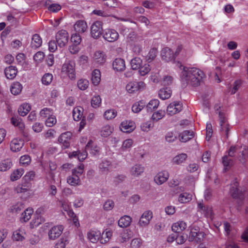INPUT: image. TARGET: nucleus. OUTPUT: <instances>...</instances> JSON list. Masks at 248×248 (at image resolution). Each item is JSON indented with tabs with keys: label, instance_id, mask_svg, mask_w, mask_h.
Wrapping results in <instances>:
<instances>
[{
	"label": "nucleus",
	"instance_id": "f704fd0d",
	"mask_svg": "<svg viewBox=\"0 0 248 248\" xmlns=\"http://www.w3.org/2000/svg\"><path fill=\"white\" fill-rule=\"evenodd\" d=\"M157 52L158 51L157 48L155 47H153L150 50L148 55L146 56L147 61L148 62H151L155 59L157 56Z\"/></svg>",
	"mask_w": 248,
	"mask_h": 248
},
{
	"label": "nucleus",
	"instance_id": "c9c22d12",
	"mask_svg": "<svg viewBox=\"0 0 248 248\" xmlns=\"http://www.w3.org/2000/svg\"><path fill=\"white\" fill-rule=\"evenodd\" d=\"M142 62V60L139 57H136L131 60V65L132 69H138L141 65Z\"/></svg>",
	"mask_w": 248,
	"mask_h": 248
},
{
	"label": "nucleus",
	"instance_id": "c756f323",
	"mask_svg": "<svg viewBox=\"0 0 248 248\" xmlns=\"http://www.w3.org/2000/svg\"><path fill=\"white\" fill-rule=\"evenodd\" d=\"M100 72L98 69H95L92 74L91 80L94 85H97L100 81Z\"/></svg>",
	"mask_w": 248,
	"mask_h": 248
},
{
	"label": "nucleus",
	"instance_id": "de8ad7c7",
	"mask_svg": "<svg viewBox=\"0 0 248 248\" xmlns=\"http://www.w3.org/2000/svg\"><path fill=\"white\" fill-rule=\"evenodd\" d=\"M191 199V195L187 193H182L179 195L178 201L181 203H186Z\"/></svg>",
	"mask_w": 248,
	"mask_h": 248
},
{
	"label": "nucleus",
	"instance_id": "f3484780",
	"mask_svg": "<svg viewBox=\"0 0 248 248\" xmlns=\"http://www.w3.org/2000/svg\"><path fill=\"white\" fill-rule=\"evenodd\" d=\"M112 66L114 70L123 71L125 68L124 61L121 58H117L113 62Z\"/></svg>",
	"mask_w": 248,
	"mask_h": 248
},
{
	"label": "nucleus",
	"instance_id": "5701e85b",
	"mask_svg": "<svg viewBox=\"0 0 248 248\" xmlns=\"http://www.w3.org/2000/svg\"><path fill=\"white\" fill-rule=\"evenodd\" d=\"M75 30L78 32H84L87 29V25L85 21L79 20L74 25Z\"/></svg>",
	"mask_w": 248,
	"mask_h": 248
},
{
	"label": "nucleus",
	"instance_id": "7c9ffc66",
	"mask_svg": "<svg viewBox=\"0 0 248 248\" xmlns=\"http://www.w3.org/2000/svg\"><path fill=\"white\" fill-rule=\"evenodd\" d=\"M31 107L28 104H23L18 109L19 114L22 116H24L31 110Z\"/></svg>",
	"mask_w": 248,
	"mask_h": 248
},
{
	"label": "nucleus",
	"instance_id": "37998d69",
	"mask_svg": "<svg viewBox=\"0 0 248 248\" xmlns=\"http://www.w3.org/2000/svg\"><path fill=\"white\" fill-rule=\"evenodd\" d=\"M12 164L9 160H4L1 163H0V170L1 171H6L9 169Z\"/></svg>",
	"mask_w": 248,
	"mask_h": 248
},
{
	"label": "nucleus",
	"instance_id": "4be33fe9",
	"mask_svg": "<svg viewBox=\"0 0 248 248\" xmlns=\"http://www.w3.org/2000/svg\"><path fill=\"white\" fill-rule=\"evenodd\" d=\"M133 232L129 230H124L119 236V241L121 243L126 242L132 237Z\"/></svg>",
	"mask_w": 248,
	"mask_h": 248
},
{
	"label": "nucleus",
	"instance_id": "a211bd4d",
	"mask_svg": "<svg viewBox=\"0 0 248 248\" xmlns=\"http://www.w3.org/2000/svg\"><path fill=\"white\" fill-rule=\"evenodd\" d=\"M179 137L181 142H186L193 138L194 134L192 131L185 130L179 135Z\"/></svg>",
	"mask_w": 248,
	"mask_h": 248
},
{
	"label": "nucleus",
	"instance_id": "13d9d810",
	"mask_svg": "<svg viewBox=\"0 0 248 248\" xmlns=\"http://www.w3.org/2000/svg\"><path fill=\"white\" fill-rule=\"evenodd\" d=\"M33 213V209L31 208H27L22 214L23 219L25 222L28 221L31 217V216Z\"/></svg>",
	"mask_w": 248,
	"mask_h": 248
},
{
	"label": "nucleus",
	"instance_id": "7ed1b4c3",
	"mask_svg": "<svg viewBox=\"0 0 248 248\" xmlns=\"http://www.w3.org/2000/svg\"><path fill=\"white\" fill-rule=\"evenodd\" d=\"M75 63L72 61L65 62L62 68V71L68 74L71 79H75L76 78L75 70Z\"/></svg>",
	"mask_w": 248,
	"mask_h": 248
},
{
	"label": "nucleus",
	"instance_id": "69168bd1",
	"mask_svg": "<svg viewBox=\"0 0 248 248\" xmlns=\"http://www.w3.org/2000/svg\"><path fill=\"white\" fill-rule=\"evenodd\" d=\"M71 41L72 44L79 45L81 41V37L78 34L75 33L72 35Z\"/></svg>",
	"mask_w": 248,
	"mask_h": 248
},
{
	"label": "nucleus",
	"instance_id": "052dcab7",
	"mask_svg": "<svg viewBox=\"0 0 248 248\" xmlns=\"http://www.w3.org/2000/svg\"><path fill=\"white\" fill-rule=\"evenodd\" d=\"M111 132L110 126L109 125H106L102 128L101 130V135L102 136L107 137L110 135Z\"/></svg>",
	"mask_w": 248,
	"mask_h": 248
},
{
	"label": "nucleus",
	"instance_id": "6e6552de",
	"mask_svg": "<svg viewBox=\"0 0 248 248\" xmlns=\"http://www.w3.org/2000/svg\"><path fill=\"white\" fill-rule=\"evenodd\" d=\"M182 109V105L180 102H174L170 103L167 109V112L170 115H173L181 111Z\"/></svg>",
	"mask_w": 248,
	"mask_h": 248
},
{
	"label": "nucleus",
	"instance_id": "603ef678",
	"mask_svg": "<svg viewBox=\"0 0 248 248\" xmlns=\"http://www.w3.org/2000/svg\"><path fill=\"white\" fill-rule=\"evenodd\" d=\"M89 81L85 79H81L78 82V88L81 90H85L89 86Z\"/></svg>",
	"mask_w": 248,
	"mask_h": 248
},
{
	"label": "nucleus",
	"instance_id": "8fccbe9b",
	"mask_svg": "<svg viewBox=\"0 0 248 248\" xmlns=\"http://www.w3.org/2000/svg\"><path fill=\"white\" fill-rule=\"evenodd\" d=\"M53 76L51 74H45L42 78V83L46 85H49L52 80Z\"/></svg>",
	"mask_w": 248,
	"mask_h": 248
},
{
	"label": "nucleus",
	"instance_id": "3c124183",
	"mask_svg": "<svg viewBox=\"0 0 248 248\" xmlns=\"http://www.w3.org/2000/svg\"><path fill=\"white\" fill-rule=\"evenodd\" d=\"M165 112L164 111L159 110L153 113L152 116V119L153 121L157 122L165 116Z\"/></svg>",
	"mask_w": 248,
	"mask_h": 248
},
{
	"label": "nucleus",
	"instance_id": "79ce46f5",
	"mask_svg": "<svg viewBox=\"0 0 248 248\" xmlns=\"http://www.w3.org/2000/svg\"><path fill=\"white\" fill-rule=\"evenodd\" d=\"M99 234L94 231H91L88 233V238L92 243H96L99 239Z\"/></svg>",
	"mask_w": 248,
	"mask_h": 248
},
{
	"label": "nucleus",
	"instance_id": "a18cd8bd",
	"mask_svg": "<svg viewBox=\"0 0 248 248\" xmlns=\"http://www.w3.org/2000/svg\"><path fill=\"white\" fill-rule=\"evenodd\" d=\"M24 208V206L23 203L22 202H18L11 207V212L13 213H17Z\"/></svg>",
	"mask_w": 248,
	"mask_h": 248
},
{
	"label": "nucleus",
	"instance_id": "9b49d317",
	"mask_svg": "<svg viewBox=\"0 0 248 248\" xmlns=\"http://www.w3.org/2000/svg\"><path fill=\"white\" fill-rule=\"evenodd\" d=\"M136 128L135 124L134 122L124 121L120 125V128L122 131L125 133H130L133 131Z\"/></svg>",
	"mask_w": 248,
	"mask_h": 248
},
{
	"label": "nucleus",
	"instance_id": "c85d7f7f",
	"mask_svg": "<svg viewBox=\"0 0 248 248\" xmlns=\"http://www.w3.org/2000/svg\"><path fill=\"white\" fill-rule=\"evenodd\" d=\"M11 122L13 125L17 126L21 130L24 128V124L22 122L21 119L18 116H14L11 119Z\"/></svg>",
	"mask_w": 248,
	"mask_h": 248
},
{
	"label": "nucleus",
	"instance_id": "58836bf2",
	"mask_svg": "<svg viewBox=\"0 0 248 248\" xmlns=\"http://www.w3.org/2000/svg\"><path fill=\"white\" fill-rule=\"evenodd\" d=\"M24 173L22 169H17L15 170L11 175V180L15 181L19 179Z\"/></svg>",
	"mask_w": 248,
	"mask_h": 248
},
{
	"label": "nucleus",
	"instance_id": "f257e3e1",
	"mask_svg": "<svg viewBox=\"0 0 248 248\" xmlns=\"http://www.w3.org/2000/svg\"><path fill=\"white\" fill-rule=\"evenodd\" d=\"M183 67V70L181 74V79L183 87H186L188 84L187 79L188 78H203L205 75L203 72L201 70L195 68H187L180 65V67Z\"/></svg>",
	"mask_w": 248,
	"mask_h": 248
},
{
	"label": "nucleus",
	"instance_id": "4c0bfd02",
	"mask_svg": "<svg viewBox=\"0 0 248 248\" xmlns=\"http://www.w3.org/2000/svg\"><path fill=\"white\" fill-rule=\"evenodd\" d=\"M111 163L108 160L103 161L100 164L99 168L102 172H107L109 170V167Z\"/></svg>",
	"mask_w": 248,
	"mask_h": 248
},
{
	"label": "nucleus",
	"instance_id": "423d86ee",
	"mask_svg": "<svg viewBox=\"0 0 248 248\" xmlns=\"http://www.w3.org/2000/svg\"><path fill=\"white\" fill-rule=\"evenodd\" d=\"M145 85L143 81L130 82L126 85V89L129 93H132L143 89Z\"/></svg>",
	"mask_w": 248,
	"mask_h": 248
},
{
	"label": "nucleus",
	"instance_id": "6e6d98bb",
	"mask_svg": "<svg viewBox=\"0 0 248 248\" xmlns=\"http://www.w3.org/2000/svg\"><path fill=\"white\" fill-rule=\"evenodd\" d=\"M101 102V99L99 95L93 96L91 100V105L94 108L99 107Z\"/></svg>",
	"mask_w": 248,
	"mask_h": 248
},
{
	"label": "nucleus",
	"instance_id": "774afa93",
	"mask_svg": "<svg viewBox=\"0 0 248 248\" xmlns=\"http://www.w3.org/2000/svg\"><path fill=\"white\" fill-rule=\"evenodd\" d=\"M141 245V240L140 238L133 239L131 243L132 248H139Z\"/></svg>",
	"mask_w": 248,
	"mask_h": 248
},
{
	"label": "nucleus",
	"instance_id": "1a4fd4ad",
	"mask_svg": "<svg viewBox=\"0 0 248 248\" xmlns=\"http://www.w3.org/2000/svg\"><path fill=\"white\" fill-rule=\"evenodd\" d=\"M103 36L106 41L113 42L118 39L119 34L114 30L108 29L103 34Z\"/></svg>",
	"mask_w": 248,
	"mask_h": 248
},
{
	"label": "nucleus",
	"instance_id": "0e129e2a",
	"mask_svg": "<svg viewBox=\"0 0 248 248\" xmlns=\"http://www.w3.org/2000/svg\"><path fill=\"white\" fill-rule=\"evenodd\" d=\"M114 206V202L111 200H107L104 204V209L106 211L111 210Z\"/></svg>",
	"mask_w": 248,
	"mask_h": 248
},
{
	"label": "nucleus",
	"instance_id": "a19ab883",
	"mask_svg": "<svg viewBox=\"0 0 248 248\" xmlns=\"http://www.w3.org/2000/svg\"><path fill=\"white\" fill-rule=\"evenodd\" d=\"M45 221V219L41 216H37V217L31 220L30 222V226L31 228H34L38 226L40 224Z\"/></svg>",
	"mask_w": 248,
	"mask_h": 248
},
{
	"label": "nucleus",
	"instance_id": "f8f14e48",
	"mask_svg": "<svg viewBox=\"0 0 248 248\" xmlns=\"http://www.w3.org/2000/svg\"><path fill=\"white\" fill-rule=\"evenodd\" d=\"M63 227L62 225L52 227L49 232V238L54 240L59 237L62 233Z\"/></svg>",
	"mask_w": 248,
	"mask_h": 248
},
{
	"label": "nucleus",
	"instance_id": "ddd939ff",
	"mask_svg": "<svg viewBox=\"0 0 248 248\" xmlns=\"http://www.w3.org/2000/svg\"><path fill=\"white\" fill-rule=\"evenodd\" d=\"M169 177V173L166 171L158 172L155 177V182L159 185H162L167 181Z\"/></svg>",
	"mask_w": 248,
	"mask_h": 248
},
{
	"label": "nucleus",
	"instance_id": "f03ea898",
	"mask_svg": "<svg viewBox=\"0 0 248 248\" xmlns=\"http://www.w3.org/2000/svg\"><path fill=\"white\" fill-rule=\"evenodd\" d=\"M230 193L232 197L235 199L242 201L244 199L243 192L239 188V184L235 181L231 185Z\"/></svg>",
	"mask_w": 248,
	"mask_h": 248
},
{
	"label": "nucleus",
	"instance_id": "39448f33",
	"mask_svg": "<svg viewBox=\"0 0 248 248\" xmlns=\"http://www.w3.org/2000/svg\"><path fill=\"white\" fill-rule=\"evenodd\" d=\"M102 22L100 21H96L94 22L91 27V35L92 36L95 38L97 39L102 34Z\"/></svg>",
	"mask_w": 248,
	"mask_h": 248
},
{
	"label": "nucleus",
	"instance_id": "72a5a7b5",
	"mask_svg": "<svg viewBox=\"0 0 248 248\" xmlns=\"http://www.w3.org/2000/svg\"><path fill=\"white\" fill-rule=\"evenodd\" d=\"M144 171V168L140 165L137 164L133 166L131 170V174L137 176L140 175Z\"/></svg>",
	"mask_w": 248,
	"mask_h": 248
},
{
	"label": "nucleus",
	"instance_id": "2f4dec72",
	"mask_svg": "<svg viewBox=\"0 0 248 248\" xmlns=\"http://www.w3.org/2000/svg\"><path fill=\"white\" fill-rule=\"evenodd\" d=\"M159 104V101L157 99H153L151 100L146 106L147 111L148 112H152L154 110L157 108Z\"/></svg>",
	"mask_w": 248,
	"mask_h": 248
},
{
	"label": "nucleus",
	"instance_id": "4d7b16f0",
	"mask_svg": "<svg viewBox=\"0 0 248 248\" xmlns=\"http://www.w3.org/2000/svg\"><path fill=\"white\" fill-rule=\"evenodd\" d=\"M31 184H27V186L19 184L17 186L16 189L17 193H22L28 191L31 188Z\"/></svg>",
	"mask_w": 248,
	"mask_h": 248
},
{
	"label": "nucleus",
	"instance_id": "cd10ccee",
	"mask_svg": "<svg viewBox=\"0 0 248 248\" xmlns=\"http://www.w3.org/2000/svg\"><path fill=\"white\" fill-rule=\"evenodd\" d=\"M189 228L190 232L188 236V239L189 242H193L195 239V236L200 231V228L198 226L195 225L191 226Z\"/></svg>",
	"mask_w": 248,
	"mask_h": 248
},
{
	"label": "nucleus",
	"instance_id": "5fc2aeb1",
	"mask_svg": "<svg viewBox=\"0 0 248 248\" xmlns=\"http://www.w3.org/2000/svg\"><path fill=\"white\" fill-rule=\"evenodd\" d=\"M117 112L114 109H108L104 113V117L107 120L113 119L115 117Z\"/></svg>",
	"mask_w": 248,
	"mask_h": 248
},
{
	"label": "nucleus",
	"instance_id": "bf43d9fd",
	"mask_svg": "<svg viewBox=\"0 0 248 248\" xmlns=\"http://www.w3.org/2000/svg\"><path fill=\"white\" fill-rule=\"evenodd\" d=\"M84 168V165L81 164L78 167L72 170V175L77 177H79L82 174L83 172Z\"/></svg>",
	"mask_w": 248,
	"mask_h": 248
},
{
	"label": "nucleus",
	"instance_id": "9d476101",
	"mask_svg": "<svg viewBox=\"0 0 248 248\" xmlns=\"http://www.w3.org/2000/svg\"><path fill=\"white\" fill-rule=\"evenodd\" d=\"M72 135V133L68 131L62 133L59 137V142L62 144L65 149L68 148L70 146L69 140L71 138Z\"/></svg>",
	"mask_w": 248,
	"mask_h": 248
},
{
	"label": "nucleus",
	"instance_id": "864d4df0",
	"mask_svg": "<svg viewBox=\"0 0 248 248\" xmlns=\"http://www.w3.org/2000/svg\"><path fill=\"white\" fill-rule=\"evenodd\" d=\"M177 138V135L173 132H169L165 136L166 141L170 143L174 142Z\"/></svg>",
	"mask_w": 248,
	"mask_h": 248
},
{
	"label": "nucleus",
	"instance_id": "bb28decb",
	"mask_svg": "<svg viewBox=\"0 0 248 248\" xmlns=\"http://www.w3.org/2000/svg\"><path fill=\"white\" fill-rule=\"evenodd\" d=\"M171 91L170 88L166 87L161 89L159 91L158 95L159 97L163 99H167L170 97Z\"/></svg>",
	"mask_w": 248,
	"mask_h": 248
},
{
	"label": "nucleus",
	"instance_id": "2eb2a0df",
	"mask_svg": "<svg viewBox=\"0 0 248 248\" xmlns=\"http://www.w3.org/2000/svg\"><path fill=\"white\" fill-rule=\"evenodd\" d=\"M17 69L16 66H10L4 70V74L8 79H13L17 75Z\"/></svg>",
	"mask_w": 248,
	"mask_h": 248
},
{
	"label": "nucleus",
	"instance_id": "6ab92c4d",
	"mask_svg": "<svg viewBox=\"0 0 248 248\" xmlns=\"http://www.w3.org/2000/svg\"><path fill=\"white\" fill-rule=\"evenodd\" d=\"M42 40L39 34L33 35L31 43V46L32 49H36L39 48L42 45Z\"/></svg>",
	"mask_w": 248,
	"mask_h": 248
},
{
	"label": "nucleus",
	"instance_id": "b1692460",
	"mask_svg": "<svg viewBox=\"0 0 248 248\" xmlns=\"http://www.w3.org/2000/svg\"><path fill=\"white\" fill-rule=\"evenodd\" d=\"M132 218L130 216H124L118 221V225L120 227L126 228L129 226L131 222Z\"/></svg>",
	"mask_w": 248,
	"mask_h": 248
},
{
	"label": "nucleus",
	"instance_id": "680f3d73",
	"mask_svg": "<svg viewBox=\"0 0 248 248\" xmlns=\"http://www.w3.org/2000/svg\"><path fill=\"white\" fill-rule=\"evenodd\" d=\"M16 60L18 65L23 66L26 63L25 55L22 53L18 54L16 56Z\"/></svg>",
	"mask_w": 248,
	"mask_h": 248
},
{
	"label": "nucleus",
	"instance_id": "0eeeda50",
	"mask_svg": "<svg viewBox=\"0 0 248 248\" xmlns=\"http://www.w3.org/2000/svg\"><path fill=\"white\" fill-rule=\"evenodd\" d=\"M161 56L162 60L167 62L174 61L175 59L173 51L168 47L162 49Z\"/></svg>",
	"mask_w": 248,
	"mask_h": 248
},
{
	"label": "nucleus",
	"instance_id": "09e8293b",
	"mask_svg": "<svg viewBox=\"0 0 248 248\" xmlns=\"http://www.w3.org/2000/svg\"><path fill=\"white\" fill-rule=\"evenodd\" d=\"M202 78H188L187 82L188 84H189L192 86L196 87L200 85V82Z\"/></svg>",
	"mask_w": 248,
	"mask_h": 248
},
{
	"label": "nucleus",
	"instance_id": "473e14b6",
	"mask_svg": "<svg viewBox=\"0 0 248 248\" xmlns=\"http://www.w3.org/2000/svg\"><path fill=\"white\" fill-rule=\"evenodd\" d=\"M22 89V85L19 82H16L11 86V92L14 95H17L21 93Z\"/></svg>",
	"mask_w": 248,
	"mask_h": 248
},
{
	"label": "nucleus",
	"instance_id": "e433bc0d",
	"mask_svg": "<svg viewBox=\"0 0 248 248\" xmlns=\"http://www.w3.org/2000/svg\"><path fill=\"white\" fill-rule=\"evenodd\" d=\"M187 156L186 154L182 153L175 156L173 159V163L177 165L183 163L187 158Z\"/></svg>",
	"mask_w": 248,
	"mask_h": 248
},
{
	"label": "nucleus",
	"instance_id": "ea45409f",
	"mask_svg": "<svg viewBox=\"0 0 248 248\" xmlns=\"http://www.w3.org/2000/svg\"><path fill=\"white\" fill-rule=\"evenodd\" d=\"M145 106V103L143 101H140L133 105L132 110L135 113H138L141 111Z\"/></svg>",
	"mask_w": 248,
	"mask_h": 248
},
{
	"label": "nucleus",
	"instance_id": "c03bdc74",
	"mask_svg": "<svg viewBox=\"0 0 248 248\" xmlns=\"http://www.w3.org/2000/svg\"><path fill=\"white\" fill-rule=\"evenodd\" d=\"M139 69V72L141 76H143L147 74L151 70L150 66L148 63L144 64L142 66L141 65Z\"/></svg>",
	"mask_w": 248,
	"mask_h": 248
},
{
	"label": "nucleus",
	"instance_id": "412c9836",
	"mask_svg": "<svg viewBox=\"0 0 248 248\" xmlns=\"http://www.w3.org/2000/svg\"><path fill=\"white\" fill-rule=\"evenodd\" d=\"M186 227V224L184 221H180L173 224L171 227L172 230L176 233L181 232Z\"/></svg>",
	"mask_w": 248,
	"mask_h": 248
},
{
	"label": "nucleus",
	"instance_id": "aec40b11",
	"mask_svg": "<svg viewBox=\"0 0 248 248\" xmlns=\"http://www.w3.org/2000/svg\"><path fill=\"white\" fill-rule=\"evenodd\" d=\"M94 59L95 62L100 65L104 63L106 60V56L105 53L102 51H96L94 54Z\"/></svg>",
	"mask_w": 248,
	"mask_h": 248
},
{
	"label": "nucleus",
	"instance_id": "dca6fc26",
	"mask_svg": "<svg viewBox=\"0 0 248 248\" xmlns=\"http://www.w3.org/2000/svg\"><path fill=\"white\" fill-rule=\"evenodd\" d=\"M24 144V142L22 140L14 139L11 142L10 149L13 152H18L21 150Z\"/></svg>",
	"mask_w": 248,
	"mask_h": 248
},
{
	"label": "nucleus",
	"instance_id": "49530a36",
	"mask_svg": "<svg viewBox=\"0 0 248 248\" xmlns=\"http://www.w3.org/2000/svg\"><path fill=\"white\" fill-rule=\"evenodd\" d=\"M67 183L71 186H77L79 185L80 179L79 177L74 175L70 176L67 179Z\"/></svg>",
	"mask_w": 248,
	"mask_h": 248
},
{
	"label": "nucleus",
	"instance_id": "4468645a",
	"mask_svg": "<svg viewBox=\"0 0 248 248\" xmlns=\"http://www.w3.org/2000/svg\"><path fill=\"white\" fill-rule=\"evenodd\" d=\"M152 213L149 211L144 212L141 216L139 224L140 226H145L147 225L152 218Z\"/></svg>",
	"mask_w": 248,
	"mask_h": 248
},
{
	"label": "nucleus",
	"instance_id": "e2e57ef3",
	"mask_svg": "<svg viewBox=\"0 0 248 248\" xmlns=\"http://www.w3.org/2000/svg\"><path fill=\"white\" fill-rule=\"evenodd\" d=\"M45 57V54L42 51H38L33 56V60L37 62H41Z\"/></svg>",
	"mask_w": 248,
	"mask_h": 248
},
{
	"label": "nucleus",
	"instance_id": "393cba45",
	"mask_svg": "<svg viewBox=\"0 0 248 248\" xmlns=\"http://www.w3.org/2000/svg\"><path fill=\"white\" fill-rule=\"evenodd\" d=\"M222 162L225 167L224 170L226 171L228 168H230L233 166L234 160L233 159L230 157L229 156L226 155L222 157Z\"/></svg>",
	"mask_w": 248,
	"mask_h": 248
},
{
	"label": "nucleus",
	"instance_id": "a878e982",
	"mask_svg": "<svg viewBox=\"0 0 248 248\" xmlns=\"http://www.w3.org/2000/svg\"><path fill=\"white\" fill-rule=\"evenodd\" d=\"M83 108L80 107H76L74 108L73 110V117L75 121H78L83 118Z\"/></svg>",
	"mask_w": 248,
	"mask_h": 248
},
{
	"label": "nucleus",
	"instance_id": "20e7f679",
	"mask_svg": "<svg viewBox=\"0 0 248 248\" xmlns=\"http://www.w3.org/2000/svg\"><path fill=\"white\" fill-rule=\"evenodd\" d=\"M68 33L65 30H61L56 35V42L60 47H64L68 41Z\"/></svg>",
	"mask_w": 248,
	"mask_h": 248
},
{
	"label": "nucleus",
	"instance_id": "338daca9",
	"mask_svg": "<svg viewBox=\"0 0 248 248\" xmlns=\"http://www.w3.org/2000/svg\"><path fill=\"white\" fill-rule=\"evenodd\" d=\"M31 161V157L28 155H24L20 157V163L22 165H29Z\"/></svg>",
	"mask_w": 248,
	"mask_h": 248
}]
</instances>
